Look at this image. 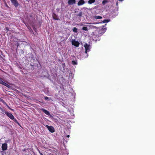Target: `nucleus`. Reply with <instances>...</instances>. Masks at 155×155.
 Segmentation results:
<instances>
[{
  "label": "nucleus",
  "instance_id": "1",
  "mask_svg": "<svg viewBox=\"0 0 155 155\" xmlns=\"http://www.w3.org/2000/svg\"><path fill=\"white\" fill-rule=\"evenodd\" d=\"M5 114L11 119L13 120L15 122L17 123L18 124H19L18 123L17 120L15 119L14 117L12 115V114L7 112H5Z\"/></svg>",
  "mask_w": 155,
  "mask_h": 155
},
{
  "label": "nucleus",
  "instance_id": "2",
  "mask_svg": "<svg viewBox=\"0 0 155 155\" xmlns=\"http://www.w3.org/2000/svg\"><path fill=\"white\" fill-rule=\"evenodd\" d=\"M71 43L73 45L76 47H78L80 44L79 42L76 41L75 39H72L71 41Z\"/></svg>",
  "mask_w": 155,
  "mask_h": 155
},
{
  "label": "nucleus",
  "instance_id": "3",
  "mask_svg": "<svg viewBox=\"0 0 155 155\" xmlns=\"http://www.w3.org/2000/svg\"><path fill=\"white\" fill-rule=\"evenodd\" d=\"M84 46L85 49V53H87V52L89 51H90V46L89 45L87 44H85L84 45Z\"/></svg>",
  "mask_w": 155,
  "mask_h": 155
},
{
  "label": "nucleus",
  "instance_id": "4",
  "mask_svg": "<svg viewBox=\"0 0 155 155\" xmlns=\"http://www.w3.org/2000/svg\"><path fill=\"white\" fill-rule=\"evenodd\" d=\"M46 127L48 128L49 130L51 133H53L54 131V127L51 126H49L47 125H46Z\"/></svg>",
  "mask_w": 155,
  "mask_h": 155
},
{
  "label": "nucleus",
  "instance_id": "5",
  "mask_svg": "<svg viewBox=\"0 0 155 155\" xmlns=\"http://www.w3.org/2000/svg\"><path fill=\"white\" fill-rule=\"evenodd\" d=\"M11 1L12 4L15 7H17L19 5V3L16 0H11Z\"/></svg>",
  "mask_w": 155,
  "mask_h": 155
},
{
  "label": "nucleus",
  "instance_id": "6",
  "mask_svg": "<svg viewBox=\"0 0 155 155\" xmlns=\"http://www.w3.org/2000/svg\"><path fill=\"white\" fill-rule=\"evenodd\" d=\"M2 147L3 150L4 151L6 150L7 148V144L5 143L2 144Z\"/></svg>",
  "mask_w": 155,
  "mask_h": 155
},
{
  "label": "nucleus",
  "instance_id": "7",
  "mask_svg": "<svg viewBox=\"0 0 155 155\" xmlns=\"http://www.w3.org/2000/svg\"><path fill=\"white\" fill-rule=\"evenodd\" d=\"M75 0H69L68 2V4L69 5H70L75 4Z\"/></svg>",
  "mask_w": 155,
  "mask_h": 155
},
{
  "label": "nucleus",
  "instance_id": "8",
  "mask_svg": "<svg viewBox=\"0 0 155 155\" xmlns=\"http://www.w3.org/2000/svg\"><path fill=\"white\" fill-rule=\"evenodd\" d=\"M41 110L46 114L49 116L51 115L49 112L47 111V110H46L43 108Z\"/></svg>",
  "mask_w": 155,
  "mask_h": 155
},
{
  "label": "nucleus",
  "instance_id": "9",
  "mask_svg": "<svg viewBox=\"0 0 155 155\" xmlns=\"http://www.w3.org/2000/svg\"><path fill=\"white\" fill-rule=\"evenodd\" d=\"M84 3L85 2L83 0H81L78 2V5H81L84 4Z\"/></svg>",
  "mask_w": 155,
  "mask_h": 155
},
{
  "label": "nucleus",
  "instance_id": "10",
  "mask_svg": "<svg viewBox=\"0 0 155 155\" xmlns=\"http://www.w3.org/2000/svg\"><path fill=\"white\" fill-rule=\"evenodd\" d=\"M2 84L4 86H6L7 87H8V88H10L11 87L10 85L5 83V82H3V83H2Z\"/></svg>",
  "mask_w": 155,
  "mask_h": 155
},
{
  "label": "nucleus",
  "instance_id": "11",
  "mask_svg": "<svg viewBox=\"0 0 155 155\" xmlns=\"http://www.w3.org/2000/svg\"><path fill=\"white\" fill-rule=\"evenodd\" d=\"M95 0H89L88 1V3L89 4H91L92 3H94L95 2Z\"/></svg>",
  "mask_w": 155,
  "mask_h": 155
},
{
  "label": "nucleus",
  "instance_id": "12",
  "mask_svg": "<svg viewBox=\"0 0 155 155\" xmlns=\"http://www.w3.org/2000/svg\"><path fill=\"white\" fill-rule=\"evenodd\" d=\"M94 18L97 19H101L102 18V17L101 16H95L94 17Z\"/></svg>",
  "mask_w": 155,
  "mask_h": 155
},
{
  "label": "nucleus",
  "instance_id": "13",
  "mask_svg": "<svg viewBox=\"0 0 155 155\" xmlns=\"http://www.w3.org/2000/svg\"><path fill=\"white\" fill-rule=\"evenodd\" d=\"M82 30L86 31H88L87 28L86 27H83L82 28Z\"/></svg>",
  "mask_w": 155,
  "mask_h": 155
},
{
  "label": "nucleus",
  "instance_id": "14",
  "mask_svg": "<svg viewBox=\"0 0 155 155\" xmlns=\"http://www.w3.org/2000/svg\"><path fill=\"white\" fill-rule=\"evenodd\" d=\"M107 2H108V1L107 0H104L102 2V3L103 5H105V4L107 3Z\"/></svg>",
  "mask_w": 155,
  "mask_h": 155
},
{
  "label": "nucleus",
  "instance_id": "15",
  "mask_svg": "<svg viewBox=\"0 0 155 155\" xmlns=\"http://www.w3.org/2000/svg\"><path fill=\"white\" fill-rule=\"evenodd\" d=\"M82 12H80L77 15L78 16H79L80 17L82 15Z\"/></svg>",
  "mask_w": 155,
  "mask_h": 155
},
{
  "label": "nucleus",
  "instance_id": "16",
  "mask_svg": "<svg viewBox=\"0 0 155 155\" xmlns=\"http://www.w3.org/2000/svg\"><path fill=\"white\" fill-rule=\"evenodd\" d=\"M73 31L74 32L76 33L77 32V29L76 28L74 27L73 28Z\"/></svg>",
  "mask_w": 155,
  "mask_h": 155
},
{
  "label": "nucleus",
  "instance_id": "17",
  "mask_svg": "<svg viewBox=\"0 0 155 155\" xmlns=\"http://www.w3.org/2000/svg\"><path fill=\"white\" fill-rule=\"evenodd\" d=\"M109 21L108 20H104L102 22H101L100 23H107Z\"/></svg>",
  "mask_w": 155,
  "mask_h": 155
},
{
  "label": "nucleus",
  "instance_id": "18",
  "mask_svg": "<svg viewBox=\"0 0 155 155\" xmlns=\"http://www.w3.org/2000/svg\"><path fill=\"white\" fill-rule=\"evenodd\" d=\"M72 64H77V61H72Z\"/></svg>",
  "mask_w": 155,
  "mask_h": 155
},
{
  "label": "nucleus",
  "instance_id": "19",
  "mask_svg": "<svg viewBox=\"0 0 155 155\" xmlns=\"http://www.w3.org/2000/svg\"><path fill=\"white\" fill-rule=\"evenodd\" d=\"M5 31H6L7 32V33H9L8 32H9V30L8 28H5Z\"/></svg>",
  "mask_w": 155,
  "mask_h": 155
},
{
  "label": "nucleus",
  "instance_id": "20",
  "mask_svg": "<svg viewBox=\"0 0 155 155\" xmlns=\"http://www.w3.org/2000/svg\"><path fill=\"white\" fill-rule=\"evenodd\" d=\"M3 81H2V80L0 78V83L1 84H2V83H3Z\"/></svg>",
  "mask_w": 155,
  "mask_h": 155
},
{
  "label": "nucleus",
  "instance_id": "21",
  "mask_svg": "<svg viewBox=\"0 0 155 155\" xmlns=\"http://www.w3.org/2000/svg\"><path fill=\"white\" fill-rule=\"evenodd\" d=\"M48 99V98L47 97H45V100H47Z\"/></svg>",
  "mask_w": 155,
  "mask_h": 155
},
{
  "label": "nucleus",
  "instance_id": "22",
  "mask_svg": "<svg viewBox=\"0 0 155 155\" xmlns=\"http://www.w3.org/2000/svg\"><path fill=\"white\" fill-rule=\"evenodd\" d=\"M116 5L117 6L118 5V2H117V3H116Z\"/></svg>",
  "mask_w": 155,
  "mask_h": 155
},
{
  "label": "nucleus",
  "instance_id": "23",
  "mask_svg": "<svg viewBox=\"0 0 155 155\" xmlns=\"http://www.w3.org/2000/svg\"><path fill=\"white\" fill-rule=\"evenodd\" d=\"M67 137H68V138L69 137V135H67Z\"/></svg>",
  "mask_w": 155,
  "mask_h": 155
},
{
  "label": "nucleus",
  "instance_id": "24",
  "mask_svg": "<svg viewBox=\"0 0 155 155\" xmlns=\"http://www.w3.org/2000/svg\"><path fill=\"white\" fill-rule=\"evenodd\" d=\"M81 25H84V24H81Z\"/></svg>",
  "mask_w": 155,
  "mask_h": 155
},
{
  "label": "nucleus",
  "instance_id": "25",
  "mask_svg": "<svg viewBox=\"0 0 155 155\" xmlns=\"http://www.w3.org/2000/svg\"><path fill=\"white\" fill-rule=\"evenodd\" d=\"M41 155H43L42 154H41Z\"/></svg>",
  "mask_w": 155,
  "mask_h": 155
}]
</instances>
